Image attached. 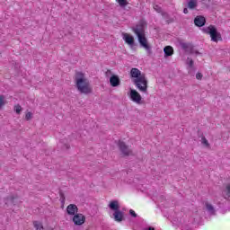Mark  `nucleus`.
I'll use <instances>...</instances> for the list:
<instances>
[{"label":"nucleus","mask_w":230,"mask_h":230,"mask_svg":"<svg viewBox=\"0 0 230 230\" xmlns=\"http://www.w3.org/2000/svg\"><path fill=\"white\" fill-rule=\"evenodd\" d=\"M183 13H185V14H186V13H190V11H188V8H184V9H183Z\"/></svg>","instance_id":"nucleus-33"},{"label":"nucleus","mask_w":230,"mask_h":230,"mask_svg":"<svg viewBox=\"0 0 230 230\" xmlns=\"http://www.w3.org/2000/svg\"><path fill=\"white\" fill-rule=\"evenodd\" d=\"M164 58H168V57H172L173 55V47L166 46L164 48Z\"/></svg>","instance_id":"nucleus-15"},{"label":"nucleus","mask_w":230,"mask_h":230,"mask_svg":"<svg viewBox=\"0 0 230 230\" xmlns=\"http://www.w3.org/2000/svg\"><path fill=\"white\" fill-rule=\"evenodd\" d=\"M25 119H27V121H30V119H31V112H27L26 113Z\"/></svg>","instance_id":"nucleus-28"},{"label":"nucleus","mask_w":230,"mask_h":230,"mask_svg":"<svg viewBox=\"0 0 230 230\" xmlns=\"http://www.w3.org/2000/svg\"><path fill=\"white\" fill-rule=\"evenodd\" d=\"M110 84L111 87H119V85H121V80L119 79V76L112 75L110 77Z\"/></svg>","instance_id":"nucleus-13"},{"label":"nucleus","mask_w":230,"mask_h":230,"mask_svg":"<svg viewBox=\"0 0 230 230\" xmlns=\"http://www.w3.org/2000/svg\"><path fill=\"white\" fill-rule=\"evenodd\" d=\"M172 226H175L176 227H181L182 230H190L191 227L189 225H183L182 223H175V220L172 221Z\"/></svg>","instance_id":"nucleus-17"},{"label":"nucleus","mask_w":230,"mask_h":230,"mask_svg":"<svg viewBox=\"0 0 230 230\" xmlns=\"http://www.w3.org/2000/svg\"><path fill=\"white\" fill-rule=\"evenodd\" d=\"M122 39L126 42V44L130 46V48H134V46H136L134 36L124 32L122 33Z\"/></svg>","instance_id":"nucleus-9"},{"label":"nucleus","mask_w":230,"mask_h":230,"mask_svg":"<svg viewBox=\"0 0 230 230\" xmlns=\"http://www.w3.org/2000/svg\"><path fill=\"white\" fill-rule=\"evenodd\" d=\"M142 230H155V228L154 226H147L143 228Z\"/></svg>","instance_id":"nucleus-30"},{"label":"nucleus","mask_w":230,"mask_h":230,"mask_svg":"<svg viewBox=\"0 0 230 230\" xmlns=\"http://www.w3.org/2000/svg\"><path fill=\"white\" fill-rule=\"evenodd\" d=\"M129 215L133 217V218H137V214L136 213V211H134L133 209L129 210Z\"/></svg>","instance_id":"nucleus-26"},{"label":"nucleus","mask_w":230,"mask_h":230,"mask_svg":"<svg viewBox=\"0 0 230 230\" xmlns=\"http://www.w3.org/2000/svg\"><path fill=\"white\" fill-rule=\"evenodd\" d=\"M67 215H76L78 213V207L75 204H70L66 207Z\"/></svg>","instance_id":"nucleus-14"},{"label":"nucleus","mask_w":230,"mask_h":230,"mask_svg":"<svg viewBox=\"0 0 230 230\" xmlns=\"http://www.w3.org/2000/svg\"><path fill=\"white\" fill-rule=\"evenodd\" d=\"M75 226H84L85 224V216L83 214H75L73 217Z\"/></svg>","instance_id":"nucleus-10"},{"label":"nucleus","mask_w":230,"mask_h":230,"mask_svg":"<svg viewBox=\"0 0 230 230\" xmlns=\"http://www.w3.org/2000/svg\"><path fill=\"white\" fill-rule=\"evenodd\" d=\"M222 195L226 200L230 199V184L226 185V189L223 190Z\"/></svg>","instance_id":"nucleus-18"},{"label":"nucleus","mask_w":230,"mask_h":230,"mask_svg":"<svg viewBox=\"0 0 230 230\" xmlns=\"http://www.w3.org/2000/svg\"><path fill=\"white\" fill-rule=\"evenodd\" d=\"M33 226H34L36 230L44 229V226H42V223H40L39 221H34Z\"/></svg>","instance_id":"nucleus-21"},{"label":"nucleus","mask_w":230,"mask_h":230,"mask_svg":"<svg viewBox=\"0 0 230 230\" xmlns=\"http://www.w3.org/2000/svg\"><path fill=\"white\" fill-rule=\"evenodd\" d=\"M205 208H206V211L208 214V217H217V209H215V207H213L211 203L206 201Z\"/></svg>","instance_id":"nucleus-12"},{"label":"nucleus","mask_w":230,"mask_h":230,"mask_svg":"<svg viewBox=\"0 0 230 230\" xmlns=\"http://www.w3.org/2000/svg\"><path fill=\"white\" fill-rule=\"evenodd\" d=\"M129 98L135 103H137V105H142V103H144L143 97H141V94L138 92H137L135 89H130Z\"/></svg>","instance_id":"nucleus-8"},{"label":"nucleus","mask_w":230,"mask_h":230,"mask_svg":"<svg viewBox=\"0 0 230 230\" xmlns=\"http://www.w3.org/2000/svg\"><path fill=\"white\" fill-rule=\"evenodd\" d=\"M154 10H155V12H157V13H163V8H161V6H159L158 4L154 5Z\"/></svg>","instance_id":"nucleus-24"},{"label":"nucleus","mask_w":230,"mask_h":230,"mask_svg":"<svg viewBox=\"0 0 230 230\" xmlns=\"http://www.w3.org/2000/svg\"><path fill=\"white\" fill-rule=\"evenodd\" d=\"M130 76L133 79V84L136 85L137 89L144 94H148V79L146 75L141 73L138 68H131Z\"/></svg>","instance_id":"nucleus-2"},{"label":"nucleus","mask_w":230,"mask_h":230,"mask_svg":"<svg viewBox=\"0 0 230 230\" xmlns=\"http://www.w3.org/2000/svg\"><path fill=\"white\" fill-rule=\"evenodd\" d=\"M202 73H200V72H199V73H197L196 74V78H197V80H202Z\"/></svg>","instance_id":"nucleus-29"},{"label":"nucleus","mask_w":230,"mask_h":230,"mask_svg":"<svg viewBox=\"0 0 230 230\" xmlns=\"http://www.w3.org/2000/svg\"><path fill=\"white\" fill-rule=\"evenodd\" d=\"M65 150H69L70 146H69V144H64V147Z\"/></svg>","instance_id":"nucleus-31"},{"label":"nucleus","mask_w":230,"mask_h":230,"mask_svg":"<svg viewBox=\"0 0 230 230\" xmlns=\"http://www.w3.org/2000/svg\"><path fill=\"white\" fill-rule=\"evenodd\" d=\"M170 22H173V20H171L170 22H168V23H170Z\"/></svg>","instance_id":"nucleus-34"},{"label":"nucleus","mask_w":230,"mask_h":230,"mask_svg":"<svg viewBox=\"0 0 230 230\" xmlns=\"http://www.w3.org/2000/svg\"><path fill=\"white\" fill-rule=\"evenodd\" d=\"M14 200H15V198L13 195L4 199V202L6 208H9L11 204H13V206H15Z\"/></svg>","instance_id":"nucleus-16"},{"label":"nucleus","mask_w":230,"mask_h":230,"mask_svg":"<svg viewBox=\"0 0 230 230\" xmlns=\"http://www.w3.org/2000/svg\"><path fill=\"white\" fill-rule=\"evenodd\" d=\"M120 8H125L128 4V2L127 0H116Z\"/></svg>","instance_id":"nucleus-20"},{"label":"nucleus","mask_w":230,"mask_h":230,"mask_svg":"<svg viewBox=\"0 0 230 230\" xmlns=\"http://www.w3.org/2000/svg\"><path fill=\"white\" fill-rule=\"evenodd\" d=\"M4 105V96L0 95V109Z\"/></svg>","instance_id":"nucleus-27"},{"label":"nucleus","mask_w":230,"mask_h":230,"mask_svg":"<svg viewBox=\"0 0 230 230\" xmlns=\"http://www.w3.org/2000/svg\"><path fill=\"white\" fill-rule=\"evenodd\" d=\"M186 64L189 69H193L194 61L190 58H187Z\"/></svg>","instance_id":"nucleus-22"},{"label":"nucleus","mask_w":230,"mask_h":230,"mask_svg":"<svg viewBox=\"0 0 230 230\" xmlns=\"http://www.w3.org/2000/svg\"><path fill=\"white\" fill-rule=\"evenodd\" d=\"M109 75H112V71L107 70V72L105 73V75L109 76Z\"/></svg>","instance_id":"nucleus-32"},{"label":"nucleus","mask_w":230,"mask_h":230,"mask_svg":"<svg viewBox=\"0 0 230 230\" xmlns=\"http://www.w3.org/2000/svg\"><path fill=\"white\" fill-rule=\"evenodd\" d=\"M194 24L198 28H202V26H206V17L202 15H198L194 18Z\"/></svg>","instance_id":"nucleus-11"},{"label":"nucleus","mask_w":230,"mask_h":230,"mask_svg":"<svg viewBox=\"0 0 230 230\" xmlns=\"http://www.w3.org/2000/svg\"><path fill=\"white\" fill-rule=\"evenodd\" d=\"M108 208L111 209V211H114L113 213V218L115 222H123L124 218V213L119 210V201L118 200H112L108 205Z\"/></svg>","instance_id":"nucleus-4"},{"label":"nucleus","mask_w":230,"mask_h":230,"mask_svg":"<svg viewBox=\"0 0 230 230\" xmlns=\"http://www.w3.org/2000/svg\"><path fill=\"white\" fill-rule=\"evenodd\" d=\"M75 87L81 94H93V87L89 79L85 77V74L76 72L75 76Z\"/></svg>","instance_id":"nucleus-3"},{"label":"nucleus","mask_w":230,"mask_h":230,"mask_svg":"<svg viewBox=\"0 0 230 230\" xmlns=\"http://www.w3.org/2000/svg\"><path fill=\"white\" fill-rule=\"evenodd\" d=\"M14 111L16 112V114H21V111H22V107H21V105H16L14 106Z\"/></svg>","instance_id":"nucleus-25"},{"label":"nucleus","mask_w":230,"mask_h":230,"mask_svg":"<svg viewBox=\"0 0 230 230\" xmlns=\"http://www.w3.org/2000/svg\"><path fill=\"white\" fill-rule=\"evenodd\" d=\"M60 196H61V197H64V194H63V193H61V194H60Z\"/></svg>","instance_id":"nucleus-35"},{"label":"nucleus","mask_w":230,"mask_h":230,"mask_svg":"<svg viewBox=\"0 0 230 230\" xmlns=\"http://www.w3.org/2000/svg\"><path fill=\"white\" fill-rule=\"evenodd\" d=\"M201 143L202 145H204L207 148H209V142L208 141V139L206 138V137H201Z\"/></svg>","instance_id":"nucleus-23"},{"label":"nucleus","mask_w":230,"mask_h":230,"mask_svg":"<svg viewBox=\"0 0 230 230\" xmlns=\"http://www.w3.org/2000/svg\"><path fill=\"white\" fill-rule=\"evenodd\" d=\"M180 46L181 49L185 51V53H190V55H193V54L200 55V52H199L198 50H195V47L191 43L181 42Z\"/></svg>","instance_id":"nucleus-7"},{"label":"nucleus","mask_w":230,"mask_h":230,"mask_svg":"<svg viewBox=\"0 0 230 230\" xmlns=\"http://www.w3.org/2000/svg\"><path fill=\"white\" fill-rule=\"evenodd\" d=\"M201 30L203 33L210 35L211 40L213 42H218V40H222V34L218 32L215 25H209L208 27H204Z\"/></svg>","instance_id":"nucleus-5"},{"label":"nucleus","mask_w":230,"mask_h":230,"mask_svg":"<svg viewBox=\"0 0 230 230\" xmlns=\"http://www.w3.org/2000/svg\"><path fill=\"white\" fill-rule=\"evenodd\" d=\"M145 26H146V22L141 20L138 24L132 27V31L137 35L140 47L146 49L147 55H152V46L148 44V40L145 35Z\"/></svg>","instance_id":"nucleus-1"},{"label":"nucleus","mask_w":230,"mask_h":230,"mask_svg":"<svg viewBox=\"0 0 230 230\" xmlns=\"http://www.w3.org/2000/svg\"><path fill=\"white\" fill-rule=\"evenodd\" d=\"M118 146L119 150L120 151L122 155H124V157H128V155H132V149H130V147H128V146H127L125 142L119 140L118 142Z\"/></svg>","instance_id":"nucleus-6"},{"label":"nucleus","mask_w":230,"mask_h":230,"mask_svg":"<svg viewBox=\"0 0 230 230\" xmlns=\"http://www.w3.org/2000/svg\"><path fill=\"white\" fill-rule=\"evenodd\" d=\"M198 6L197 1L190 0L188 3V8L189 10H195V8Z\"/></svg>","instance_id":"nucleus-19"}]
</instances>
